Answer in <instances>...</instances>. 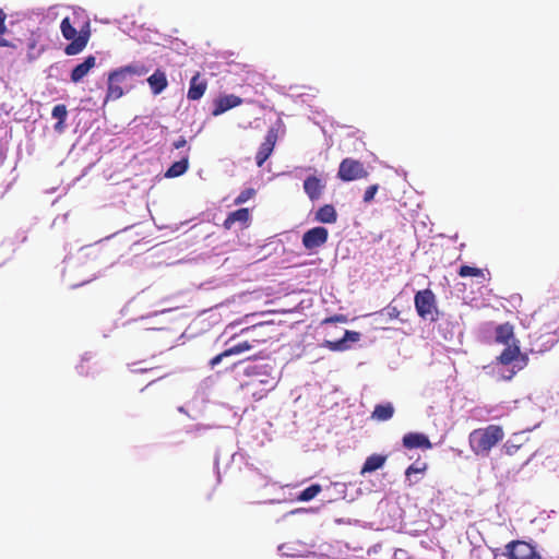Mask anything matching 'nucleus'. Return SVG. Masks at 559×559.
<instances>
[{
	"label": "nucleus",
	"mask_w": 559,
	"mask_h": 559,
	"mask_svg": "<svg viewBox=\"0 0 559 559\" xmlns=\"http://www.w3.org/2000/svg\"><path fill=\"white\" fill-rule=\"evenodd\" d=\"M496 341L506 345V348L497 357L496 361L484 369L496 380H511L516 372L522 370L528 361L526 355L521 354L520 347L515 344L513 326L509 323L497 326Z\"/></svg>",
	"instance_id": "obj_1"
},
{
	"label": "nucleus",
	"mask_w": 559,
	"mask_h": 559,
	"mask_svg": "<svg viewBox=\"0 0 559 559\" xmlns=\"http://www.w3.org/2000/svg\"><path fill=\"white\" fill-rule=\"evenodd\" d=\"M504 437L502 428L498 425H489L475 429L469 433L468 441L472 451L476 455L486 456L490 450Z\"/></svg>",
	"instance_id": "obj_2"
},
{
	"label": "nucleus",
	"mask_w": 559,
	"mask_h": 559,
	"mask_svg": "<svg viewBox=\"0 0 559 559\" xmlns=\"http://www.w3.org/2000/svg\"><path fill=\"white\" fill-rule=\"evenodd\" d=\"M60 29L62 33V36L71 40L69 45L64 48V52L68 56H74L80 53L87 45L88 43V33H80L78 34L76 29L72 26L70 19L64 17L61 21Z\"/></svg>",
	"instance_id": "obj_3"
},
{
	"label": "nucleus",
	"mask_w": 559,
	"mask_h": 559,
	"mask_svg": "<svg viewBox=\"0 0 559 559\" xmlns=\"http://www.w3.org/2000/svg\"><path fill=\"white\" fill-rule=\"evenodd\" d=\"M414 301L416 311L420 318L430 321L437 319L436 297L430 289L417 292Z\"/></svg>",
	"instance_id": "obj_4"
},
{
	"label": "nucleus",
	"mask_w": 559,
	"mask_h": 559,
	"mask_svg": "<svg viewBox=\"0 0 559 559\" xmlns=\"http://www.w3.org/2000/svg\"><path fill=\"white\" fill-rule=\"evenodd\" d=\"M504 556L509 559H542L536 547L524 540H513L506 546Z\"/></svg>",
	"instance_id": "obj_5"
},
{
	"label": "nucleus",
	"mask_w": 559,
	"mask_h": 559,
	"mask_svg": "<svg viewBox=\"0 0 559 559\" xmlns=\"http://www.w3.org/2000/svg\"><path fill=\"white\" fill-rule=\"evenodd\" d=\"M337 176L343 181H353L368 176L362 163L353 158H345L341 162Z\"/></svg>",
	"instance_id": "obj_6"
},
{
	"label": "nucleus",
	"mask_w": 559,
	"mask_h": 559,
	"mask_svg": "<svg viewBox=\"0 0 559 559\" xmlns=\"http://www.w3.org/2000/svg\"><path fill=\"white\" fill-rule=\"evenodd\" d=\"M328 229L324 227H313L307 230L302 236V245L308 250L321 247L328 240Z\"/></svg>",
	"instance_id": "obj_7"
},
{
	"label": "nucleus",
	"mask_w": 559,
	"mask_h": 559,
	"mask_svg": "<svg viewBox=\"0 0 559 559\" xmlns=\"http://www.w3.org/2000/svg\"><path fill=\"white\" fill-rule=\"evenodd\" d=\"M360 334L355 331H345L344 336L337 341H324L323 346L332 352H344L349 348L350 343L358 342Z\"/></svg>",
	"instance_id": "obj_8"
},
{
	"label": "nucleus",
	"mask_w": 559,
	"mask_h": 559,
	"mask_svg": "<svg viewBox=\"0 0 559 559\" xmlns=\"http://www.w3.org/2000/svg\"><path fill=\"white\" fill-rule=\"evenodd\" d=\"M242 104V99L234 94L219 96L214 100L213 116H219L225 111Z\"/></svg>",
	"instance_id": "obj_9"
},
{
	"label": "nucleus",
	"mask_w": 559,
	"mask_h": 559,
	"mask_svg": "<svg viewBox=\"0 0 559 559\" xmlns=\"http://www.w3.org/2000/svg\"><path fill=\"white\" fill-rule=\"evenodd\" d=\"M276 142V132L272 129L267 132L264 142L261 144L255 159L257 165L261 167L263 163L269 158L271 153L273 152L274 145Z\"/></svg>",
	"instance_id": "obj_10"
},
{
	"label": "nucleus",
	"mask_w": 559,
	"mask_h": 559,
	"mask_svg": "<svg viewBox=\"0 0 559 559\" xmlns=\"http://www.w3.org/2000/svg\"><path fill=\"white\" fill-rule=\"evenodd\" d=\"M403 445L407 449H431L432 444L428 437L419 432H409L403 437Z\"/></svg>",
	"instance_id": "obj_11"
},
{
	"label": "nucleus",
	"mask_w": 559,
	"mask_h": 559,
	"mask_svg": "<svg viewBox=\"0 0 559 559\" xmlns=\"http://www.w3.org/2000/svg\"><path fill=\"white\" fill-rule=\"evenodd\" d=\"M324 187L325 185L322 182V180L316 176H309L304 181V190L312 201L318 200L321 197Z\"/></svg>",
	"instance_id": "obj_12"
},
{
	"label": "nucleus",
	"mask_w": 559,
	"mask_h": 559,
	"mask_svg": "<svg viewBox=\"0 0 559 559\" xmlns=\"http://www.w3.org/2000/svg\"><path fill=\"white\" fill-rule=\"evenodd\" d=\"M96 58L94 56H88L84 59L83 62L75 66L71 72V81L74 83H79L83 80L84 76L88 74V72L95 67Z\"/></svg>",
	"instance_id": "obj_13"
},
{
	"label": "nucleus",
	"mask_w": 559,
	"mask_h": 559,
	"mask_svg": "<svg viewBox=\"0 0 559 559\" xmlns=\"http://www.w3.org/2000/svg\"><path fill=\"white\" fill-rule=\"evenodd\" d=\"M207 84L205 80H202L200 74H194L190 80L189 90L187 93V97L190 100H198L200 99L205 91H206Z\"/></svg>",
	"instance_id": "obj_14"
},
{
	"label": "nucleus",
	"mask_w": 559,
	"mask_h": 559,
	"mask_svg": "<svg viewBox=\"0 0 559 559\" xmlns=\"http://www.w3.org/2000/svg\"><path fill=\"white\" fill-rule=\"evenodd\" d=\"M147 83L153 95H159L168 86L166 73L159 69L147 78Z\"/></svg>",
	"instance_id": "obj_15"
},
{
	"label": "nucleus",
	"mask_w": 559,
	"mask_h": 559,
	"mask_svg": "<svg viewBox=\"0 0 559 559\" xmlns=\"http://www.w3.org/2000/svg\"><path fill=\"white\" fill-rule=\"evenodd\" d=\"M250 218L248 209H239L231 212L224 222V227L230 229L235 223L246 224Z\"/></svg>",
	"instance_id": "obj_16"
},
{
	"label": "nucleus",
	"mask_w": 559,
	"mask_h": 559,
	"mask_svg": "<svg viewBox=\"0 0 559 559\" xmlns=\"http://www.w3.org/2000/svg\"><path fill=\"white\" fill-rule=\"evenodd\" d=\"M189 167L188 156H183L180 160L175 162L165 173L166 178H176L183 175Z\"/></svg>",
	"instance_id": "obj_17"
},
{
	"label": "nucleus",
	"mask_w": 559,
	"mask_h": 559,
	"mask_svg": "<svg viewBox=\"0 0 559 559\" xmlns=\"http://www.w3.org/2000/svg\"><path fill=\"white\" fill-rule=\"evenodd\" d=\"M316 219L320 223L332 224L336 221V211L333 205L326 204L316 213Z\"/></svg>",
	"instance_id": "obj_18"
},
{
	"label": "nucleus",
	"mask_w": 559,
	"mask_h": 559,
	"mask_svg": "<svg viewBox=\"0 0 559 559\" xmlns=\"http://www.w3.org/2000/svg\"><path fill=\"white\" fill-rule=\"evenodd\" d=\"M385 463V456L379 454H372L367 457L362 468L361 474L371 473L379 468H381Z\"/></svg>",
	"instance_id": "obj_19"
},
{
	"label": "nucleus",
	"mask_w": 559,
	"mask_h": 559,
	"mask_svg": "<svg viewBox=\"0 0 559 559\" xmlns=\"http://www.w3.org/2000/svg\"><path fill=\"white\" fill-rule=\"evenodd\" d=\"M257 374L259 378L253 379L251 384H254L255 382L262 384L264 386L263 391L265 392L273 390L278 382V378L276 376H271L266 370L258 372Z\"/></svg>",
	"instance_id": "obj_20"
},
{
	"label": "nucleus",
	"mask_w": 559,
	"mask_h": 559,
	"mask_svg": "<svg viewBox=\"0 0 559 559\" xmlns=\"http://www.w3.org/2000/svg\"><path fill=\"white\" fill-rule=\"evenodd\" d=\"M393 414L394 407L392 404H379L374 407V411L372 412V418L379 421H385L392 418Z\"/></svg>",
	"instance_id": "obj_21"
},
{
	"label": "nucleus",
	"mask_w": 559,
	"mask_h": 559,
	"mask_svg": "<svg viewBox=\"0 0 559 559\" xmlns=\"http://www.w3.org/2000/svg\"><path fill=\"white\" fill-rule=\"evenodd\" d=\"M128 76H143L148 72V68L142 62H132L122 67Z\"/></svg>",
	"instance_id": "obj_22"
},
{
	"label": "nucleus",
	"mask_w": 559,
	"mask_h": 559,
	"mask_svg": "<svg viewBox=\"0 0 559 559\" xmlns=\"http://www.w3.org/2000/svg\"><path fill=\"white\" fill-rule=\"evenodd\" d=\"M124 94L122 84L118 81H111L110 76L108 75V87H107V99L116 100L120 98Z\"/></svg>",
	"instance_id": "obj_23"
},
{
	"label": "nucleus",
	"mask_w": 559,
	"mask_h": 559,
	"mask_svg": "<svg viewBox=\"0 0 559 559\" xmlns=\"http://www.w3.org/2000/svg\"><path fill=\"white\" fill-rule=\"evenodd\" d=\"M322 490L321 486L319 484H313L311 486H309L308 488H306L305 490H302L299 496H298V500L299 501H310L312 500L320 491Z\"/></svg>",
	"instance_id": "obj_24"
},
{
	"label": "nucleus",
	"mask_w": 559,
	"mask_h": 559,
	"mask_svg": "<svg viewBox=\"0 0 559 559\" xmlns=\"http://www.w3.org/2000/svg\"><path fill=\"white\" fill-rule=\"evenodd\" d=\"M425 469V465L423 466H416L415 464H412L411 466L407 467V469L405 471V477H406V481L408 483V485H413V484H416L419 478L418 477H414L420 473H423Z\"/></svg>",
	"instance_id": "obj_25"
},
{
	"label": "nucleus",
	"mask_w": 559,
	"mask_h": 559,
	"mask_svg": "<svg viewBox=\"0 0 559 559\" xmlns=\"http://www.w3.org/2000/svg\"><path fill=\"white\" fill-rule=\"evenodd\" d=\"M251 344L248 341L240 342L238 344H235L230 346L228 349L224 352V355H238L242 354L251 348Z\"/></svg>",
	"instance_id": "obj_26"
},
{
	"label": "nucleus",
	"mask_w": 559,
	"mask_h": 559,
	"mask_svg": "<svg viewBox=\"0 0 559 559\" xmlns=\"http://www.w3.org/2000/svg\"><path fill=\"white\" fill-rule=\"evenodd\" d=\"M459 274L462 277H466V276L478 277V276H480V277L485 278V274H484L483 270L473 267V266H468V265L461 266Z\"/></svg>",
	"instance_id": "obj_27"
},
{
	"label": "nucleus",
	"mask_w": 559,
	"mask_h": 559,
	"mask_svg": "<svg viewBox=\"0 0 559 559\" xmlns=\"http://www.w3.org/2000/svg\"><path fill=\"white\" fill-rule=\"evenodd\" d=\"M67 107L62 104H59L52 108L51 116L59 121V124H63L67 118Z\"/></svg>",
	"instance_id": "obj_28"
},
{
	"label": "nucleus",
	"mask_w": 559,
	"mask_h": 559,
	"mask_svg": "<svg viewBox=\"0 0 559 559\" xmlns=\"http://www.w3.org/2000/svg\"><path fill=\"white\" fill-rule=\"evenodd\" d=\"M255 194V190L253 188H247L242 190L238 197L235 199V204H243L249 201Z\"/></svg>",
	"instance_id": "obj_29"
},
{
	"label": "nucleus",
	"mask_w": 559,
	"mask_h": 559,
	"mask_svg": "<svg viewBox=\"0 0 559 559\" xmlns=\"http://www.w3.org/2000/svg\"><path fill=\"white\" fill-rule=\"evenodd\" d=\"M109 76H110L111 81H114V82L118 81L122 85L126 83L127 79L129 78L122 67L111 71L109 73Z\"/></svg>",
	"instance_id": "obj_30"
},
{
	"label": "nucleus",
	"mask_w": 559,
	"mask_h": 559,
	"mask_svg": "<svg viewBox=\"0 0 559 559\" xmlns=\"http://www.w3.org/2000/svg\"><path fill=\"white\" fill-rule=\"evenodd\" d=\"M378 189H379L378 185H372V186L368 187L364 194V202H366V203L371 202L373 200Z\"/></svg>",
	"instance_id": "obj_31"
},
{
	"label": "nucleus",
	"mask_w": 559,
	"mask_h": 559,
	"mask_svg": "<svg viewBox=\"0 0 559 559\" xmlns=\"http://www.w3.org/2000/svg\"><path fill=\"white\" fill-rule=\"evenodd\" d=\"M92 359V354L91 353H85L83 356H82V359H81V364L76 366V370L80 374H88V371L85 370L84 368V362L85 361H88Z\"/></svg>",
	"instance_id": "obj_32"
},
{
	"label": "nucleus",
	"mask_w": 559,
	"mask_h": 559,
	"mask_svg": "<svg viewBox=\"0 0 559 559\" xmlns=\"http://www.w3.org/2000/svg\"><path fill=\"white\" fill-rule=\"evenodd\" d=\"M506 453L509 455H513L520 449V444L514 443L512 440H508L504 443Z\"/></svg>",
	"instance_id": "obj_33"
},
{
	"label": "nucleus",
	"mask_w": 559,
	"mask_h": 559,
	"mask_svg": "<svg viewBox=\"0 0 559 559\" xmlns=\"http://www.w3.org/2000/svg\"><path fill=\"white\" fill-rule=\"evenodd\" d=\"M5 32H7V26H5V14H4V12L0 9V35H3Z\"/></svg>",
	"instance_id": "obj_34"
},
{
	"label": "nucleus",
	"mask_w": 559,
	"mask_h": 559,
	"mask_svg": "<svg viewBox=\"0 0 559 559\" xmlns=\"http://www.w3.org/2000/svg\"><path fill=\"white\" fill-rule=\"evenodd\" d=\"M227 356L228 355H224V352L222 354L215 356L214 358L211 359V366L215 367L216 365H218L222 361V359L224 357H227Z\"/></svg>",
	"instance_id": "obj_35"
},
{
	"label": "nucleus",
	"mask_w": 559,
	"mask_h": 559,
	"mask_svg": "<svg viewBox=\"0 0 559 559\" xmlns=\"http://www.w3.org/2000/svg\"><path fill=\"white\" fill-rule=\"evenodd\" d=\"M186 144H187L186 139L183 136H180L178 140H176L174 142V147L178 150V148L183 147Z\"/></svg>",
	"instance_id": "obj_36"
},
{
	"label": "nucleus",
	"mask_w": 559,
	"mask_h": 559,
	"mask_svg": "<svg viewBox=\"0 0 559 559\" xmlns=\"http://www.w3.org/2000/svg\"><path fill=\"white\" fill-rule=\"evenodd\" d=\"M55 130L56 131H62L63 130V124H59V121L55 124Z\"/></svg>",
	"instance_id": "obj_37"
},
{
	"label": "nucleus",
	"mask_w": 559,
	"mask_h": 559,
	"mask_svg": "<svg viewBox=\"0 0 559 559\" xmlns=\"http://www.w3.org/2000/svg\"><path fill=\"white\" fill-rule=\"evenodd\" d=\"M9 44L5 39L0 38V47H7Z\"/></svg>",
	"instance_id": "obj_38"
},
{
	"label": "nucleus",
	"mask_w": 559,
	"mask_h": 559,
	"mask_svg": "<svg viewBox=\"0 0 559 559\" xmlns=\"http://www.w3.org/2000/svg\"><path fill=\"white\" fill-rule=\"evenodd\" d=\"M397 314H399V311H397L395 308H393V309L390 311V316H391V317H397Z\"/></svg>",
	"instance_id": "obj_39"
},
{
	"label": "nucleus",
	"mask_w": 559,
	"mask_h": 559,
	"mask_svg": "<svg viewBox=\"0 0 559 559\" xmlns=\"http://www.w3.org/2000/svg\"><path fill=\"white\" fill-rule=\"evenodd\" d=\"M170 309H163L162 311H159V313H166V312H169ZM158 314V312H154V316Z\"/></svg>",
	"instance_id": "obj_40"
},
{
	"label": "nucleus",
	"mask_w": 559,
	"mask_h": 559,
	"mask_svg": "<svg viewBox=\"0 0 559 559\" xmlns=\"http://www.w3.org/2000/svg\"><path fill=\"white\" fill-rule=\"evenodd\" d=\"M301 511H302V509H297V510L293 511L292 513H298V512H301Z\"/></svg>",
	"instance_id": "obj_41"
}]
</instances>
